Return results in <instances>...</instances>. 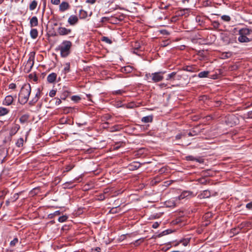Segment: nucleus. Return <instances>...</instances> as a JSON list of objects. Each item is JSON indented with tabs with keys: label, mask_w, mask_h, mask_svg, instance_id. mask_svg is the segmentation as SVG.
I'll use <instances>...</instances> for the list:
<instances>
[{
	"label": "nucleus",
	"mask_w": 252,
	"mask_h": 252,
	"mask_svg": "<svg viewBox=\"0 0 252 252\" xmlns=\"http://www.w3.org/2000/svg\"><path fill=\"white\" fill-rule=\"evenodd\" d=\"M31 92V86L29 84H24L21 89L19 94V102L24 104L28 101Z\"/></svg>",
	"instance_id": "f257e3e1"
},
{
	"label": "nucleus",
	"mask_w": 252,
	"mask_h": 252,
	"mask_svg": "<svg viewBox=\"0 0 252 252\" xmlns=\"http://www.w3.org/2000/svg\"><path fill=\"white\" fill-rule=\"evenodd\" d=\"M72 46V43L68 40H63L62 43L58 46L56 50L60 51L62 57H67L70 53V49Z\"/></svg>",
	"instance_id": "f03ea898"
},
{
	"label": "nucleus",
	"mask_w": 252,
	"mask_h": 252,
	"mask_svg": "<svg viewBox=\"0 0 252 252\" xmlns=\"http://www.w3.org/2000/svg\"><path fill=\"white\" fill-rule=\"evenodd\" d=\"M251 34V31L249 28H242L239 30L238 32L239 37L238 40L241 43H247L251 41V39L247 37Z\"/></svg>",
	"instance_id": "7ed1b4c3"
},
{
	"label": "nucleus",
	"mask_w": 252,
	"mask_h": 252,
	"mask_svg": "<svg viewBox=\"0 0 252 252\" xmlns=\"http://www.w3.org/2000/svg\"><path fill=\"white\" fill-rule=\"evenodd\" d=\"M165 73V71H159L152 74L147 73L145 75V77L147 80H149L151 78V80L154 82H158L161 81L163 79V75Z\"/></svg>",
	"instance_id": "20e7f679"
},
{
	"label": "nucleus",
	"mask_w": 252,
	"mask_h": 252,
	"mask_svg": "<svg viewBox=\"0 0 252 252\" xmlns=\"http://www.w3.org/2000/svg\"><path fill=\"white\" fill-rule=\"evenodd\" d=\"M34 52H31L29 58L25 65V67L28 69V71H30L32 67L34 64Z\"/></svg>",
	"instance_id": "39448f33"
},
{
	"label": "nucleus",
	"mask_w": 252,
	"mask_h": 252,
	"mask_svg": "<svg viewBox=\"0 0 252 252\" xmlns=\"http://www.w3.org/2000/svg\"><path fill=\"white\" fill-rule=\"evenodd\" d=\"M20 128V126L18 124H15L11 128L10 130V135L7 138H5L4 142H6L7 141H11L12 139V136L15 135L18 130Z\"/></svg>",
	"instance_id": "423d86ee"
},
{
	"label": "nucleus",
	"mask_w": 252,
	"mask_h": 252,
	"mask_svg": "<svg viewBox=\"0 0 252 252\" xmlns=\"http://www.w3.org/2000/svg\"><path fill=\"white\" fill-rule=\"evenodd\" d=\"M72 32V30L67 29L63 27H59L57 29V32L59 35L61 36H65L69 34Z\"/></svg>",
	"instance_id": "0eeeda50"
},
{
	"label": "nucleus",
	"mask_w": 252,
	"mask_h": 252,
	"mask_svg": "<svg viewBox=\"0 0 252 252\" xmlns=\"http://www.w3.org/2000/svg\"><path fill=\"white\" fill-rule=\"evenodd\" d=\"M181 78V75L177 74L176 72H172L168 74L166 80H179Z\"/></svg>",
	"instance_id": "6e6552de"
},
{
	"label": "nucleus",
	"mask_w": 252,
	"mask_h": 252,
	"mask_svg": "<svg viewBox=\"0 0 252 252\" xmlns=\"http://www.w3.org/2000/svg\"><path fill=\"white\" fill-rule=\"evenodd\" d=\"M68 23L71 26L76 25L78 22V17L76 15H71L68 19Z\"/></svg>",
	"instance_id": "1a4fd4ad"
},
{
	"label": "nucleus",
	"mask_w": 252,
	"mask_h": 252,
	"mask_svg": "<svg viewBox=\"0 0 252 252\" xmlns=\"http://www.w3.org/2000/svg\"><path fill=\"white\" fill-rule=\"evenodd\" d=\"M183 70L190 72H195L198 71L195 65H186L183 67Z\"/></svg>",
	"instance_id": "9d476101"
},
{
	"label": "nucleus",
	"mask_w": 252,
	"mask_h": 252,
	"mask_svg": "<svg viewBox=\"0 0 252 252\" xmlns=\"http://www.w3.org/2000/svg\"><path fill=\"white\" fill-rule=\"evenodd\" d=\"M14 97L11 95H8L5 97L2 104L4 105L9 106L12 103Z\"/></svg>",
	"instance_id": "9b49d317"
},
{
	"label": "nucleus",
	"mask_w": 252,
	"mask_h": 252,
	"mask_svg": "<svg viewBox=\"0 0 252 252\" xmlns=\"http://www.w3.org/2000/svg\"><path fill=\"white\" fill-rule=\"evenodd\" d=\"M189 196H194V195L193 194V193L191 191L185 190L178 196V198L179 200H181Z\"/></svg>",
	"instance_id": "f8f14e48"
},
{
	"label": "nucleus",
	"mask_w": 252,
	"mask_h": 252,
	"mask_svg": "<svg viewBox=\"0 0 252 252\" xmlns=\"http://www.w3.org/2000/svg\"><path fill=\"white\" fill-rule=\"evenodd\" d=\"M69 4L66 1H63L59 6V10L63 12L69 8Z\"/></svg>",
	"instance_id": "ddd939ff"
},
{
	"label": "nucleus",
	"mask_w": 252,
	"mask_h": 252,
	"mask_svg": "<svg viewBox=\"0 0 252 252\" xmlns=\"http://www.w3.org/2000/svg\"><path fill=\"white\" fill-rule=\"evenodd\" d=\"M210 191L208 190H205L198 195V197L200 199H205L210 197Z\"/></svg>",
	"instance_id": "4468645a"
},
{
	"label": "nucleus",
	"mask_w": 252,
	"mask_h": 252,
	"mask_svg": "<svg viewBox=\"0 0 252 252\" xmlns=\"http://www.w3.org/2000/svg\"><path fill=\"white\" fill-rule=\"evenodd\" d=\"M230 34L228 33H222L221 34V38L225 44H229L230 42Z\"/></svg>",
	"instance_id": "2eb2a0df"
},
{
	"label": "nucleus",
	"mask_w": 252,
	"mask_h": 252,
	"mask_svg": "<svg viewBox=\"0 0 252 252\" xmlns=\"http://www.w3.org/2000/svg\"><path fill=\"white\" fill-rule=\"evenodd\" d=\"M57 76V75L56 73L52 72L48 75L47 80L49 83H53L55 81Z\"/></svg>",
	"instance_id": "dca6fc26"
},
{
	"label": "nucleus",
	"mask_w": 252,
	"mask_h": 252,
	"mask_svg": "<svg viewBox=\"0 0 252 252\" xmlns=\"http://www.w3.org/2000/svg\"><path fill=\"white\" fill-rule=\"evenodd\" d=\"M31 27H35L38 25V19L36 16L32 17L30 21Z\"/></svg>",
	"instance_id": "f3484780"
},
{
	"label": "nucleus",
	"mask_w": 252,
	"mask_h": 252,
	"mask_svg": "<svg viewBox=\"0 0 252 252\" xmlns=\"http://www.w3.org/2000/svg\"><path fill=\"white\" fill-rule=\"evenodd\" d=\"M153 117L152 115L147 116L142 118L141 121L145 123H151L153 121Z\"/></svg>",
	"instance_id": "a211bd4d"
},
{
	"label": "nucleus",
	"mask_w": 252,
	"mask_h": 252,
	"mask_svg": "<svg viewBox=\"0 0 252 252\" xmlns=\"http://www.w3.org/2000/svg\"><path fill=\"white\" fill-rule=\"evenodd\" d=\"M30 36L32 38L35 39L38 36V31L36 29H32L30 31Z\"/></svg>",
	"instance_id": "6ab92c4d"
},
{
	"label": "nucleus",
	"mask_w": 252,
	"mask_h": 252,
	"mask_svg": "<svg viewBox=\"0 0 252 252\" xmlns=\"http://www.w3.org/2000/svg\"><path fill=\"white\" fill-rule=\"evenodd\" d=\"M88 16V13L86 11L81 9L79 11V16L80 19H84L87 18Z\"/></svg>",
	"instance_id": "aec40b11"
},
{
	"label": "nucleus",
	"mask_w": 252,
	"mask_h": 252,
	"mask_svg": "<svg viewBox=\"0 0 252 252\" xmlns=\"http://www.w3.org/2000/svg\"><path fill=\"white\" fill-rule=\"evenodd\" d=\"M29 117L30 116L29 114H24L20 118L19 121L21 123L24 124L28 121Z\"/></svg>",
	"instance_id": "412c9836"
},
{
	"label": "nucleus",
	"mask_w": 252,
	"mask_h": 252,
	"mask_svg": "<svg viewBox=\"0 0 252 252\" xmlns=\"http://www.w3.org/2000/svg\"><path fill=\"white\" fill-rule=\"evenodd\" d=\"M9 112V110L3 107H0V116H3L7 114Z\"/></svg>",
	"instance_id": "4be33fe9"
},
{
	"label": "nucleus",
	"mask_w": 252,
	"mask_h": 252,
	"mask_svg": "<svg viewBox=\"0 0 252 252\" xmlns=\"http://www.w3.org/2000/svg\"><path fill=\"white\" fill-rule=\"evenodd\" d=\"M70 94V92L67 90H64L61 95V98L63 100H65Z\"/></svg>",
	"instance_id": "5701e85b"
},
{
	"label": "nucleus",
	"mask_w": 252,
	"mask_h": 252,
	"mask_svg": "<svg viewBox=\"0 0 252 252\" xmlns=\"http://www.w3.org/2000/svg\"><path fill=\"white\" fill-rule=\"evenodd\" d=\"M141 166V164L138 162H134L133 164L129 165V167L130 170H134L137 169Z\"/></svg>",
	"instance_id": "b1692460"
},
{
	"label": "nucleus",
	"mask_w": 252,
	"mask_h": 252,
	"mask_svg": "<svg viewBox=\"0 0 252 252\" xmlns=\"http://www.w3.org/2000/svg\"><path fill=\"white\" fill-rule=\"evenodd\" d=\"M37 5V2L36 0H33L30 4L29 9L30 10L32 11L34 10Z\"/></svg>",
	"instance_id": "393cba45"
},
{
	"label": "nucleus",
	"mask_w": 252,
	"mask_h": 252,
	"mask_svg": "<svg viewBox=\"0 0 252 252\" xmlns=\"http://www.w3.org/2000/svg\"><path fill=\"white\" fill-rule=\"evenodd\" d=\"M39 95H40V91L39 89H38L36 93L35 97L31 101V103H36L39 98Z\"/></svg>",
	"instance_id": "a878e982"
},
{
	"label": "nucleus",
	"mask_w": 252,
	"mask_h": 252,
	"mask_svg": "<svg viewBox=\"0 0 252 252\" xmlns=\"http://www.w3.org/2000/svg\"><path fill=\"white\" fill-rule=\"evenodd\" d=\"M232 56V53L230 52H224L221 55L222 59H226L229 58Z\"/></svg>",
	"instance_id": "bb28decb"
},
{
	"label": "nucleus",
	"mask_w": 252,
	"mask_h": 252,
	"mask_svg": "<svg viewBox=\"0 0 252 252\" xmlns=\"http://www.w3.org/2000/svg\"><path fill=\"white\" fill-rule=\"evenodd\" d=\"M209 71H202V72H200V73H199L198 74V76L199 78L207 77L208 75L209 74Z\"/></svg>",
	"instance_id": "cd10ccee"
},
{
	"label": "nucleus",
	"mask_w": 252,
	"mask_h": 252,
	"mask_svg": "<svg viewBox=\"0 0 252 252\" xmlns=\"http://www.w3.org/2000/svg\"><path fill=\"white\" fill-rule=\"evenodd\" d=\"M69 71H70V63H66L64 64V67L63 68V72L64 75H65L67 72H69Z\"/></svg>",
	"instance_id": "c85d7f7f"
},
{
	"label": "nucleus",
	"mask_w": 252,
	"mask_h": 252,
	"mask_svg": "<svg viewBox=\"0 0 252 252\" xmlns=\"http://www.w3.org/2000/svg\"><path fill=\"white\" fill-rule=\"evenodd\" d=\"M172 232H173V231L171 229H166L165 230L163 231L161 233H160L158 234V237H161L162 236L169 234L172 233Z\"/></svg>",
	"instance_id": "c756f323"
},
{
	"label": "nucleus",
	"mask_w": 252,
	"mask_h": 252,
	"mask_svg": "<svg viewBox=\"0 0 252 252\" xmlns=\"http://www.w3.org/2000/svg\"><path fill=\"white\" fill-rule=\"evenodd\" d=\"M211 26L213 27L214 29L218 30L220 26V24L217 21H213L211 22Z\"/></svg>",
	"instance_id": "7c9ffc66"
},
{
	"label": "nucleus",
	"mask_w": 252,
	"mask_h": 252,
	"mask_svg": "<svg viewBox=\"0 0 252 252\" xmlns=\"http://www.w3.org/2000/svg\"><path fill=\"white\" fill-rule=\"evenodd\" d=\"M24 143V139L23 138H19L16 143V145L17 147H21L23 146Z\"/></svg>",
	"instance_id": "2f4dec72"
},
{
	"label": "nucleus",
	"mask_w": 252,
	"mask_h": 252,
	"mask_svg": "<svg viewBox=\"0 0 252 252\" xmlns=\"http://www.w3.org/2000/svg\"><path fill=\"white\" fill-rule=\"evenodd\" d=\"M114 16L118 20L119 22L124 20L125 17V16L124 14H121L118 15H116Z\"/></svg>",
	"instance_id": "473e14b6"
},
{
	"label": "nucleus",
	"mask_w": 252,
	"mask_h": 252,
	"mask_svg": "<svg viewBox=\"0 0 252 252\" xmlns=\"http://www.w3.org/2000/svg\"><path fill=\"white\" fill-rule=\"evenodd\" d=\"M190 240V238H188L180 240V243H182V244L184 246H187L188 245V244L189 243Z\"/></svg>",
	"instance_id": "72a5a7b5"
},
{
	"label": "nucleus",
	"mask_w": 252,
	"mask_h": 252,
	"mask_svg": "<svg viewBox=\"0 0 252 252\" xmlns=\"http://www.w3.org/2000/svg\"><path fill=\"white\" fill-rule=\"evenodd\" d=\"M101 40L102 41H104L109 44H111L112 43V40L109 39L108 37L106 36H103L102 37Z\"/></svg>",
	"instance_id": "f704fd0d"
},
{
	"label": "nucleus",
	"mask_w": 252,
	"mask_h": 252,
	"mask_svg": "<svg viewBox=\"0 0 252 252\" xmlns=\"http://www.w3.org/2000/svg\"><path fill=\"white\" fill-rule=\"evenodd\" d=\"M187 159L188 160H190V161L196 160V161H197L198 162H202V161H201V160L196 159V158H195L194 157H193L192 156H189L187 157Z\"/></svg>",
	"instance_id": "c9c22d12"
},
{
	"label": "nucleus",
	"mask_w": 252,
	"mask_h": 252,
	"mask_svg": "<svg viewBox=\"0 0 252 252\" xmlns=\"http://www.w3.org/2000/svg\"><path fill=\"white\" fill-rule=\"evenodd\" d=\"M197 182L200 184L205 185L207 183V181L205 178H200L197 180Z\"/></svg>",
	"instance_id": "e433bc0d"
},
{
	"label": "nucleus",
	"mask_w": 252,
	"mask_h": 252,
	"mask_svg": "<svg viewBox=\"0 0 252 252\" xmlns=\"http://www.w3.org/2000/svg\"><path fill=\"white\" fill-rule=\"evenodd\" d=\"M67 216L63 215L59 218L58 221L60 222H63L67 220Z\"/></svg>",
	"instance_id": "4c0bfd02"
},
{
	"label": "nucleus",
	"mask_w": 252,
	"mask_h": 252,
	"mask_svg": "<svg viewBox=\"0 0 252 252\" xmlns=\"http://www.w3.org/2000/svg\"><path fill=\"white\" fill-rule=\"evenodd\" d=\"M20 193H21V192L15 193L13 196H11L10 199L11 201L14 202L16 201L19 198V195Z\"/></svg>",
	"instance_id": "58836bf2"
},
{
	"label": "nucleus",
	"mask_w": 252,
	"mask_h": 252,
	"mask_svg": "<svg viewBox=\"0 0 252 252\" xmlns=\"http://www.w3.org/2000/svg\"><path fill=\"white\" fill-rule=\"evenodd\" d=\"M221 19L225 22H229L231 20V18L228 15H224L221 17Z\"/></svg>",
	"instance_id": "ea45409f"
},
{
	"label": "nucleus",
	"mask_w": 252,
	"mask_h": 252,
	"mask_svg": "<svg viewBox=\"0 0 252 252\" xmlns=\"http://www.w3.org/2000/svg\"><path fill=\"white\" fill-rule=\"evenodd\" d=\"M71 99L72 101L77 102L81 100V97L78 95H73L71 96Z\"/></svg>",
	"instance_id": "a19ab883"
},
{
	"label": "nucleus",
	"mask_w": 252,
	"mask_h": 252,
	"mask_svg": "<svg viewBox=\"0 0 252 252\" xmlns=\"http://www.w3.org/2000/svg\"><path fill=\"white\" fill-rule=\"evenodd\" d=\"M105 195H106L105 192L99 194L97 196L98 200H100V201L104 200L105 198H106Z\"/></svg>",
	"instance_id": "79ce46f5"
},
{
	"label": "nucleus",
	"mask_w": 252,
	"mask_h": 252,
	"mask_svg": "<svg viewBox=\"0 0 252 252\" xmlns=\"http://www.w3.org/2000/svg\"><path fill=\"white\" fill-rule=\"evenodd\" d=\"M18 242V239L17 238H15L12 241H11L10 243V246L14 247L16 245L17 243Z\"/></svg>",
	"instance_id": "37998d69"
},
{
	"label": "nucleus",
	"mask_w": 252,
	"mask_h": 252,
	"mask_svg": "<svg viewBox=\"0 0 252 252\" xmlns=\"http://www.w3.org/2000/svg\"><path fill=\"white\" fill-rule=\"evenodd\" d=\"M188 134L189 136H193L197 135L198 134V132L195 131L194 129H192L190 132H189Z\"/></svg>",
	"instance_id": "c03bdc74"
},
{
	"label": "nucleus",
	"mask_w": 252,
	"mask_h": 252,
	"mask_svg": "<svg viewBox=\"0 0 252 252\" xmlns=\"http://www.w3.org/2000/svg\"><path fill=\"white\" fill-rule=\"evenodd\" d=\"M74 167L73 165H67L65 166V172H68L70 171Z\"/></svg>",
	"instance_id": "a18cd8bd"
},
{
	"label": "nucleus",
	"mask_w": 252,
	"mask_h": 252,
	"mask_svg": "<svg viewBox=\"0 0 252 252\" xmlns=\"http://www.w3.org/2000/svg\"><path fill=\"white\" fill-rule=\"evenodd\" d=\"M111 22L114 24H117L119 23L118 20L115 18L114 16H112L111 18Z\"/></svg>",
	"instance_id": "49530a36"
},
{
	"label": "nucleus",
	"mask_w": 252,
	"mask_h": 252,
	"mask_svg": "<svg viewBox=\"0 0 252 252\" xmlns=\"http://www.w3.org/2000/svg\"><path fill=\"white\" fill-rule=\"evenodd\" d=\"M7 194V191L6 190H3L0 191V198L4 197L6 194Z\"/></svg>",
	"instance_id": "de8ad7c7"
},
{
	"label": "nucleus",
	"mask_w": 252,
	"mask_h": 252,
	"mask_svg": "<svg viewBox=\"0 0 252 252\" xmlns=\"http://www.w3.org/2000/svg\"><path fill=\"white\" fill-rule=\"evenodd\" d=\"M186 136V134L185 133H179L177 135H176V136H175V138L176 139H180L183 136Z\"/></svg>",
	"instance_id": "09e8293b"
},
{
	"label": "nucleus",
	"mask_w": 252,
	"mask_h": 252,
	"mask_svg": "<svg viewBox=\"0 0 252 252\" xmlns=\"http://www.w3.org/2000/svg\"><path fill=\"white\" fill-rule=\"evenodd\" d=\"M56 91L54 90H52L50 92L49 95L50 97H54L56 95Z\"/></svg>",
	"instance_id": "8fccbe9b"
},
{
	"label": "nucleus",
	"mask_w": 252,
	"mask_h": 252,
	"mask_svg": "<svg viewBox=\"0 0 252 252\" xmlns=\"http://www.w3.org/2000/svg\"><path fill=\"white\" fill-rule=\"evenodd\" d=\"M246 226L248 227H252V219H250L246 222Z\"/></svg>",
	"instance_id": "3c124183"
},
{
	"label": "nucleus",
	"mask_w": 252,
	"mask_h": 252,
	"mask_svg": "<svg viewBox=\"0 0 252 252\" xmlns=\"http://www.w3.org/2000/svg\"><path fill=\"white\" fill-rule=\"evenodd\" d=\"M51 3L55 5H58L60 3V0H51Z\"/></svg>",
	"instance_id": "603ef678"
},
{
	"label": "nucleus",
	"mask_w": 252,
	"mask_h": 252,
	"mask_svg": "<svg viewBox=\"0 0 252 252\" xmlns=\"http://www.w3.org/2000/svg\"><path fill=\"white\" fill-rule=\"evenodd\" d=\"M16 87V85L14 83H11L9 85V89H15Z\"/></svg>",
	"instance_id": "864d4df0"
},
{
	"label": "nucleus",
	"mask_w": 252,
	"mask_h": 252,
	"mask_svg": "<svg viewBox=\"0 0 252 252\" xmlns=\"http://www.w3.org/2000/svg\"><path fill=\"white\" fill-rule=\"evenodd\" d=\"M131 67H130L129 66H127L125 67L124 68V71L130 72L131 71Z\"/></svg>",
	"instance_id": "5fc2aeb1"
},
{
	"label": "nucleus",
	"mask_w": 252,
	"mask_h": 252,
	"mask_svg": "<svg viewBox=\"0 0 252 252\" xmlns=\"http://www.w3.org/2000/svg\"><path fill=\"white\" fill-rule=\"evenodd\" d=\"M56 99V101L55 102L56 105H59L62 103L61 98H55Z\"/></svg>",
	"instance_id": "6e6d98bb"
},
{
	"label": "nucleus",
	"mask_w": 252,
	"mask_h": 252,
	"mask_svg": "<svg viewBox=\"0 0 252 252\" xmlns=\"http://www.w3.org/2000/svg\"><path fill=\"white\" fill-rule=\"evenodd\" d=\"M159 225L158 222H155L152 225V227L153 228H157L159 226Z\"/></svg>",
	"instance_id": "4d7b16f0"
},
{
	"label": "nucleus",
	"mask_w": 252,
	"mask_h": 252,
	"mask_svg": "<svg viewBox=\"0 0 252 252\" xmlns=\"http://www.w3.org/2000/svg\"><path fill=\"white\" fill-rule=\"evenodd\" d=\"M246 208L248 209H252V202H251L248 203L246 205Z\"/></svg>",
	"instance_id": "13d9d810"
},
{
	"label": "nucleus",
	"mask_w": 252,
	"mask_h": 252,
	"mask_svg": "<svg viewBox=\"0 0 252 252\" xmlns=\"http://www.w3.org/2000/svg\"><path fill=\"white\" fill-rule=\"evenodd\" d=\"M95 2H96V0H86L87 3H88L91 4H94Z\"/></svg>",
	"instance_id": "bf43d9fd"
},
{
	"label": "nucleus",
	"mask_w": 252,
	"mask_h": 252,
	"mask_svg": "<svg viewBox=\"0 0 252 252\" xmlns=\"http://www.w3.org/2000/svg\"><path fill=\"white\" fill-rule=\"evenodd\" d=\"M139 50L138 47H134V49H133V53L136 55H138L137 51Z\"/></svg>",
	"instance_id": "052dcab7"
},
{
	"label": "nucleus",
	"mask_w": 252,
	"mask_h": 252,
	"mask_svg": "<svg viewBox=\"0 0 252 252\" xmlns=\"http://www.w3.org/2000/svg\"><path fill=\"white\" fill-rule=\"evenodd\" d=\"M123 92V91L122 90H119L115 91L114 93L115 94H122Z\"/></svg>",
	"instance_id": "680f3d73"
},
{
	"label": "nucleus",
	"mask_w": 252,
	"mask_h": 252,
	"mask_svg": "<svg viewBox=\"0 0 252 252\" xmlns=\"http://www.w3.org/2000/svg\"><path fill=\"white\" fill-rule=\"evenodd\" d=\"M133 49H134V47H139V49H140L141 48L140 45H139V43H138V42H135L134 43V45H133Z\"/></svg>",
	"instance_id": "e2e57ef3"
},
{
	"label": "nucleus",
	"mask_w": 252,
	"mask_h": 252,
	"mask_svg": "<svg viewBox=\"0 0 252 252\" xmlns=\"http://www.w3.org/2000/svg\"><path fill=\"white\" fill-rule=\"evenodd\" d=\"M52 214L54 215V216L59 215L61 214V212L60 211H57Z\"/></svg>",
	"instance_id": "0e129e2a"
},
{
	"label": "nucleus",
	"mask_w": 252,
	"mask_h": 252,
	"mask_svg": "<svg viewBox=\"0 0 252 252\" xmlns=\"http://www.w3.org/2000/svg\"><path fill=\"white\" fill-rule=\"evenodd\" d=\"M116 208H113L112 209H111V210H110V212L112 213H116Z\"/></svg>",
	"instance_id": "69168bd1"
},
{
	"label": "nucleus",
	"mask_w": 252,
	"mask_h": 252,
	"mask_svg": "<svg viewBox=\"0 0 252 252\" xmlns=\"http://www.w3.org/2000/svg\"><path fill=\"white\" fill-rule=\"evenodd\" d=\"M55 216H54V215L52 213L48 215V218L49 219H53Z\"/></svg>",
	"instance_id": "338daca9"
},
{
	"label": "nucleus",
	"mask_w": 252,
	"mask_h": 252,
	"mask_svg": "<svg viewBox=\"0 0 252 252\" xmlns=\"http://www.w3.org/2000/svg\"><path fill=\"white\" fill-rule=\"evenodd\" d=\"M10 201H11V199L10 200V199H8V200H7L6 201L5 204H6V206H8L9 205Z\"/></svg>",
	"instance_id": "774afa93"
}]
</instances>
